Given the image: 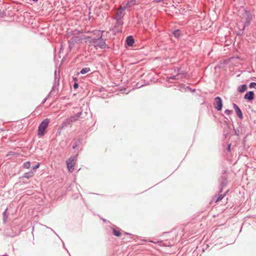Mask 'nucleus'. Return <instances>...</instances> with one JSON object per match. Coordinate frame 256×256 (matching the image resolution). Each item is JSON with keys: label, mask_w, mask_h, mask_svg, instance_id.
Returning a JSON list of instances; mask_svg holds the SVG:
<instances>
[{"label": "nucleus", "mask_w": 256, "mask_h": 256, "mask_svg": "<svg viewBox=\"0 0 256 256\" xmlns=\"http://www.w3.org/2000/svg\"><path fill=\"white\" fill-rule=\"evenodd\" d=\"M73 88L74 89L76 90L78 88V82H75L73 84Z\"/></svg>", "instance_id": "nucleus-32"}, {"label": "nucleus", "mask_w": 256, "mask_h": 256, "mask_svg": "<svg viewBox=\"0 0 256 256\" xmlns=\"http://www.w3.org/2000/svg\"><path fill=\"white\" fill-rule=\"evenodd\" d=\"M227 172L226 170L224 172L223 174L220 178L219 182L220 183V188L219 193H222L223 191V188L226 187L228 184V178L224 174Z\"/></svg>", "instance_id": "nucleus-3"}, {"label": "nucleus", "mask_w": 256, "mask_h": 256, "mask_svg": "<svg viewBox=\"0 0 256 256\" xmlns=\"http://www.w3.org/2000/svg\"><path fill=\"white\" fill-rule=\"evenodd\" d=\"M77 146H78L74 144L72 146V149H75Z\"/></svg>", "instance_id": "nucleus-37"}, {"label": "nucleus", "mask_w": 256, "mask_h": 256, "mask_svg": "<svg viewBox=\"0 0 256 256\" xmlns=\"http://www.w3.org/2000/svg\"><path fill=\"white\" fill-rule=\"evenodd\" d=\"M176 76H171V77H170V78H171V79H176Z\"/></svg>", "instance_id": "nucleus-40"}, {"label": "nucleus", "mask_w": 256, "mask_h": 256, "mask_svg": "<svg viewBox=\"0 0 256 256\" xmlns=\"http://www.w3.org/2000/svg\"><path fill=\"white\" fill-rule=\"evenodd\" d=\"M247 26H245V23L244 24V26L242 27V29H240V30L242 31L243 32H244V30L246 29V27Z\"/></svg>", "instance_id": "nucleus-36"}, {"label": "nucleus", "mask_w": 256, "mask_h": 256, "mask_svg": "<svg viewBox=\"0 0 256 256\" xmlns=\"http://www.w3.org/2000/svg\"><path fill=\"white\" fill-rule=\"evenodd\" d=\"M82 38L78 36H73L71 38L68 40L69 46L71 48L74 46V44L78 41L80 40Z\"/></svg>", "instance_id": "nucleus-8"}, {"label": "nucleus", "mask_w": 256, "mask_h": 256, "mask_svg": "<svg viewBox=\"0 0 256 256\" xmlns=\"http://www.w3.org/2000/svg\"><path fill=\"white\" fill-rule=\"evenodd\" d=\"M228 190H226L224 194H220L217 196V198L216 200V202H218L221 200L226 196V194L228 192Z\"/></svg>", "instance_id": "nucleus-19"}, {"label": "nucleus", "mask_w": 256, "mask_h": 256, "mask_svg": "<svg viewBox=\"0 0 256 256\" xmlns=\"http://www.w3.org/2000/svg\"><path fill=\"white\" fill-rule=\"evenodd\" d=\"M126 44L129 46H133L134 42V40L132 36H129L126 38Z\"/></svg>", "instance_id": "nucleus-14"}, {"label": "nucleus", "mask_w": 256, "mask_h": 256, "mask_svg": "<svg viewBox=\"0 0 256 256\" xmlns=\"http://www.w3.org/2000/svg\"><path fill=\"white\" fill-rule=\"evenodd\" d=\"M244 99L250 102L254 98V94L253 91H249L247 92L244 96Z\"/></svg>", "instance_id": "nucleus-9"}, {"label": "nucleus", "mask_w": 256, "mask_h": 256, "mask_svg": "<svg viewBox=\"0 0 256 256\" xmlns=\"http://www.w3.org/2000/svg\"><path fill=\"white\" fill-rule=\"evenodd\" d=\"M68 119L70 120L72 123L78 120L75 116H71L70 117L68 118Z\"/></svg>", "instance_id": "nucleus-24"}, {"label": "nucleus", "mask_w": 256, "mask_h": 256, "mask_svg": "<svg viewBox=\"0 0 256 256\" xmlns=\"http://www.w3.org/2000/svg\"><path fill=\"white\" fill-rule=\"evenodd\" d=\"M112 234L114 236H115L117 237L120 236L122 235L121 229H120L118 227L114 228L112 229Z\"/></svg>", "instance_id": "nucleus-15"}, {"label": "nucleus", "mask_w": 256, "mask_h": 256, "mask_svg": "<svg viewBox=\"0 0 256 256\" xmlns=\"http://www.w3.org/2000/svg\"><path fill=\"white\" fill-rule=\"evenodd\" d=\"M222 100L220 97L217 96L214 99V108L218 111H220L222 108Z\"/></svg>", "instance_id": "nucleus-5"}, {"label": "nucleus", "mask_w": 256, "mask_h": 256, "mask_svg": "<svg viewBox=\"0 0 256 256\" xmlns=\"http://www.w3.org/2000/svg\"><path fill=\"white\" fill-rule=\"evenodd\" d=\"M72 123L71 122L70 120L68 119V118L66 119L64 121L60 127V130H62L63 128H68V126H72Z\"/></svg>", "instance_id": "nucleus-13"}, {"label": "nucleus", "mask_w": 256, "mask_h": 256, "mask_svg": "<svg viewBox=\"0 0 256 256\" xmlns=\"http://www.w3.org/2000/svg\"><path fill=\"white\" fill-rule=\"evenodd\" d=\"M188 88V89H189L190 90H191V88H190L188 86H187V88Z\"/></svg>", "instance_id": "nucleus-44"}, {"label": "nucleus", "mask_w": 256, "mask_h": 256, "mask_svg": "<svg viewBox=\"0 0 256 256\" xmlns=\"http://www.w3.org/2000/svg\"><path fill=\"white\" fill-rule=\"evenodd\" d=\"M58 89L57 88V86H56V84L55 83L54 84L53 86L52 90L50 92L48 96H50V94L56 95L58 94Z\"/></svg>", "instance_id": "nucleus-16"}, {"label": "nucleus", "mask_w": 256, "mask_h": 256, "mask_svg": "<svg viewBox=\"0 0 256 256\" xmlns=\"http://www.w3.org/2000/svg\"><path fill=\"white\" fill-rule=\"evenodd\" d=\"M239 130L236 131L235 134L236 135H238Z\"/></svg>", "instance_id": "nucleus-42"}, {"label": "nucleus", "mask_w": 256, "mask_h": 256, "mask_svg": "<svg viewBox=\"0 0 256 256\" xmlns=\"http://www.w3.org/2000/svg\"><path fill=\"white\" fill-rule=\"evenodd\" d=\"M34 175V172L32 171H30L29 172H25L23 176H22V178H30L32 177Z\"/></svg>", "instance_id": "nucleus-18"}, {"label": "nucleus", "mask_w": 256, "mask_h": 256, "mask_svg": "<svg viewBox=\"0 0 256 256\" xmlns=\"http://www.w3.org/2000/svg\"><path fill=\"white\" fill-rule=\"evenodd\" d=\"M74 80H75V81H76L77 80V78H74Z\"/></svg>", "instance_id": "nucleus-43"}, {"label": "nucleus", "mask_w": 256, "mask_h": 256, "mask_svg": "<svg viewBox=\"0 0 256 256\" xmlns=\"http://www.w3.org/2000/svg\"><path fill=\"white\" fill-rule=\"evenodd\" d=\"M32 0V1H34V2H37L38 0Z\"/></svg>", "instance_id": "nucleus-45"}, {"label": "nucleus", "mask_w": 256, "mask_h": 256, "mask_svg": "<svg viewBox=\"0 0 256 256\" xmlns=\"http://www.w3.org/2000/svg\"><path fill=\"white\" fill-rule=\"evenodd\" d=\"M85 39L87 40L92 46L96 48L97 47V44L98 42V37L97 38H92L91 36H88L85 38Z\"/></svg>", "instance_id": "nucleus-12"}, {"label": "nucleus", "mask_w": 256, "mask_h": 256, "mask_svg": "<svg viewBox=\"0 0 256 256\" xmlns=\"http://www.w3.org/2000/svg\"><path fill=\"white\" fill-rule=\"evenodd\" d=\"M235 110L236 114L238 117L240 119L242 120L244 118L243 114L240 110V108L234 103L232 104Z\"/></svg>", "instance_id": "nucleus-11"}, {"label": "nucleus", "mask_w": 256, "mask_h": 256, "mask_svg": "<svg viewBox=\"0 0 256 256\" xmlns=\"http://www.w3.org/2000/svg\"><path fill=\"white\" fill-rule=\"evenodd\" d=\"M30 162H29V161H28L26 162H24V164H23V168H30Z\"/></svg>", "instance_id": "nucleus-23"}, {"label": "nucleus", "mask_w": 256, "mask_h": 256, "mask_svg": "<svg viewBox=\"0 0 256 256\" xmlns=\"http://www.w3.org/2000/svg\"><path fill=\"white\" fill-rule=\"evenodd\" d=\"M231 144H228L226 150L228 152H230L231 150Z\"/></svg>", "instance_id": "nucleus-34"}, {"label": "nucleus", "mask_w": 256, "mask_h": 256, "mask_svg": "<svg viewBox=\"0 0 256 256\" xmlns=\"http://www.w3.org/2000/svg\"><path fill=\"white\" fill-rule=\"evenodd\" d=\"M50 123V120L48 118L44 119L40 124L38 127V136H42L44 134L46 129Z\"/></svg>", "instance_id": "nucleus-2"}, {"label": "nucleus", "mask_w": 256, "mask_h": 256, "mask_svg": "<svg viewBox=\"0 0 256 256\" xmlns=\"http://www.w3.org/2000/svg\"><path fill=\"white\" fill-rule=\"evenodd\" d=\"M224 113L227 115H230L232 113V110L226 109L224 110Z\"/></svg>", "instance_id": "nucleus-26"}, {"label": "nucleus", "mask_w": 256, "mask_h": 256, "mask_svg": "<svg viewBox=\"0 0 256 256\" xmlns=\"http://www.w3.org/2000/svg\"><path fill=\"white\" fill-rule=\"evenodd\" d=\"M90 68H85L82 69L80 72V73L81 74H85L90 71Z\"/></svg>", "instance_id": "nucleus-22"}, {"label": "nucleus", "mask_w": 256, "mask_h": 256, "mask_svg": "<svg viewBox=\"0 0 256 256\" xmlns=\"http://www.w3.org/2000/svg\"><path fill=\"white\" fill-rule=\"evenodd\" d=\"M116 22L114 28V30L116 32L120 33L122 32V26L124 22L122 20H116Z\"/></svg>", "instance_id": "nucleus-6"}, {"label": "nucleus", "mask_w": 256, "mask_h": 256, "mask_svg": "<svg viewBox=\"0 0 256 256\" xmlns=\"http://www.w3.org/2000/svg\"><path fill=\"white\" fill-rule=\"evenodd\" d=\"M247 88H248V87H247L246 84H244L240 86L239 87H238V92H240V93H242V92H244L245 91H246V90H247Z\"/></svg>", "instance_id": "nucleus-17"}, {"label": "nucleus", "mask_w": 256, "mask_h": 256, "mask_svg": "<svg viewBox=\"0 0 256 256\" xmlns=\"http://www.w3.org/2000/svg\"><path fill=\"white\" fill-rule=\"evenodd\" d=\"M104 32V30H94L92 32L94 33V35H96L98 36H100V33H101V34H102V33H103Z\"/></svg>", "instance_id": "nucleus-25"}, {"label": "nucleus", "mask_w": 256, "mask_h": 256, "mask_svg": "<svg viewBox=\"0 0 256 256\" xmlns=\"http://www.w3.org/2000/svg\"><path fill=\"white\" fill-rule=\"evenodd\" d=\"M90 32H91L90 31H88L87 32V33H90Z\"/></svg>", "instance_id": "nucleus-46"}, {"label": "nucleus", "mask_w": 256, "mask_h": 256, "mask_svg": "<svg viewBox=\"0 0 256 256\" xmlns=\"http://www.w3.org/2000/svg\"><path fill=\"white\" fill-rule=\"evenodd\" d=\"M98 42L97 44V47H99L101 48H108L105 42V40L102 38V34H100V35L98 36Z\"/></svg>", "instance_id": "nucleus-7"}, {"label": "nucleus", "mask_w": 256, "mask_h": 256, "mask_svg": "<svg viewBox=\"0 0 256 256\" xmlns=\"http://www.w3.org/2000/svg\"><path fill=\"white\" fill-rule=\"evenodd\" d=\"M82 114V110H81L80 112H77L76 114L74 116H76V118L78 119Z\"/></svg>", "instance_id": "nucleus-28"}, {"label": "nucleus", "mask_w": 256, "mask_h": 256, "mask_svg": "<svg viewBox=\"0 0 256 256\" xmlns=\"http://www.w3.org/2000/svg\"><path fill=\"white\" fill-rule=\"evenodd\" d=\"M124 234L129 235V236H132V234H130V233L126 232H124Z\"/></svg>", "instance_id": "nucleus-39"}, {"label": "nucleus", "mask_w": 256, "mask_h": 256, "mask_svg": "<svg viewBox=\"0 0 256 256\" xmlns=\"http://www.w3.org/2000/svg\"><path fill=\"white\" fill-rule=\"evenodd\" d=\"M242 18L244 20L245 26H249L254 18V15L246 8H244V12L242 14Z\"/></svg>", "instance_id": "nucleus-1"}, {"label": "nucleus", "mask_w": 256, "mask_h": 256, "mask_svg": "<svg viewBox=\"0 0 256 256\" xmlns=\"http://www.w3.org/2000/svg\"><path fill=\"white\" fill-rule=\"evenodd\" d=\"M125 8H122V6L120 8L118 9L116 12V15L114 18V20H122L124 14L123 12Z\"/></svg>", "instance_id": "nucleus-10"}, {"label": "nucleus", "mask_w": 256, "mask_h": 256, "mask_svg": "<svg viewBox=\"0 0 256 256\" xmlns=\"http://www.w3.org/2000/svg\"><path fill=\"white\" fill-rule=\"evenodd\" d=\"M82 139H78L76 142L75 144H76L78 146L82 143Z\"/></svg>", "instance_id": "nucleus-30"}, {"label": "nucleus", "mask_w": 256, "mask_h": 256, "mask_svg": "<svg viewBox=\"0 0 256 256\" xmlns=\"http://www.w3.org/2000/svg\"><path fill=\"white\" fill-rule=\"evenodd\" d=\"M78 154L70 156L66 160V165L68 170L72 172L74 170V165L78 158Z\"/></svg>", "instance_id": "nucleus-4"}, {"label": "nucleus", "mask_w": 256, "mask_h": 256, "mask_svg": "<svg viewBox=\"0 0 256 256\" xmlns=\"http://www.w3.org/2000/svg\"><path fill=\"white\" fill-rule=\"evenodd\" d=\"M255 86H256V82H252L249 84V87L250 88H254Z\"/></svg>", "instance_id": "nucleus-27"}, {"label": "nucleus", "mask_w": 256, "mask_h": 256, "mask_svg": "<svg viewBox=\"0 0 256 256\" xmlns=\"http://www.w3.org/2000/svg\"><path fill=\"white\" fill-rule=\"evenodd\" d=\"M162 0H154V2H162Z\"/></svg>", "instance_id": "nucleus-38"}, {"label": "nucleus", "mask_w": 256, "mask_h": 256, "mask_svg": "<svg viewBox=\"0 0 256 256\" xmlns=\"http://www.w3.org/2000/svg\"><path fill=\"white\" fill-rule=\"evenodd\" d=\"M180 31L179 30H175L172 32V34L175 38H178L180 36Z\"/></svg>", "instance_id": "nucleus-21"}, {"label": "nucleus", "mask_w": 256, "mask_h": 256, "mask_svg": "<svg viewBox=\"0 0 256 256\" xmlns=\"http://www.w3.org/2000/svg\"><path fill=\"white\" fill-rule=\"evenodd\" d=\"M129 3L132 4V5L134 6L136 4V0H130L129 2H128V4Z\"/></svg>", "instance_id": "nucleus-33"}, {"label": "nucleus", "mask_w": 256, "mask_h": 256, "mask_svg": "<svg viewBox=\"0 0 256 256\" xmlns=\"http://www.w3.org/2000/svg\"><path fill=\"white\" fill-rule=\"evenodd\" d=\"M47 99H48V98H45L44 99V102H42V104H44L46 102V100H47Z\"/></svg>", "instance_id": "nucleus-41"}, {"label": "nucleus", "mask_w": 256, "mask_h": 256, "mask_svg": "<svg viewBox=\"0 0 256 256\" xmlns=\"http://www.w3.org/2000/svg\"><path fill=\"white\" fill-rule=\"evenodd\" d=\"M8 208H6L4 212L2 213V216H3V222L4 223H6V221L7 220V218H8V214L7 213V212H8Z\"/></svg>", "instance_id": "nucleus-20"}, {"label": "nucleus", "mask_w": 256, "mask_h": 256, "mask_svg": "<svg viewBox=\"0 0 256 256\" xmlns=\"http://www.w3.org/2000/svg\"><path fill=\"white\" fill-rule=\"evenodd\" d=\"M244 34V32H242L240 30L238 32H236V36H242Z\"/></svg>", "instance_id": "nucleus-29"}, {"label": "nucleus", "mask_w": 256, "mask_h": 256, "mask_svg": "<svg viewBox=\"0 0 256 256\" xmlns=\"http://www.w3.org/2000/svg\"><path fill=\"white\" fill-rule=\"evenodd\" d=\"M178 74H184V72H181V68H178Z\"/></svg>", "instance_id": "nucleus-35"}, {"label": "nucleus", "mask_w": 256, "mask_h": 256, "mask_svg": "<svg viewBox=\"0 0 256 256\" xmlns=\"http://www.w3.org/2000/svg\"><path fill=\"white\" fill-rule=\"evenodd\" d=\"M40 166V163H38L36 164L34 166H32V170H36L37 168H38Z\"/></svg>", "instance_id": "nucleus-31"}]
</instances>
